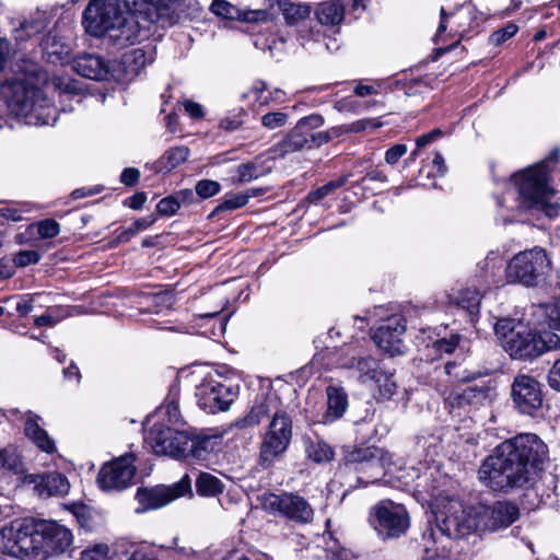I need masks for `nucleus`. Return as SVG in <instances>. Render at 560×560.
Here are the masks:
<instances>
[{
  "mask_svg": "<svg viewBox=\"0 0 560 560\" xmlns=\"http://www.w3.org/2000/svg\"><path fill=\"white\" fill-rule=\"evenodd\" d=\"M348 179V176H342L337 179L330 180L316 190L308 194V200L311 202H318L324 199L326 196L335 191L337 188L343 186Z\"/></svg>",
  "mask_w": 560,
  "mask_h": 560,
  "instance_id": "37998d69",
  "label": "nucleus"
},
{
  "mask_svg": "<svg viewBox=\"0 0 560 560\" xmlns=\"http://www.w3.org/2000/svg\"><path fill=\"white\" fill-rule=\"evenodd\" d=\"M39 259L40 255L36 250H21L14 256L13 261L18 267H26L38 262Z\"/></svg>",
  "mask_w": 560,
  "mask_h": 560,
  "instance_id": "6e6d98bb",
  "label": "nucleus"
},
{
  "mask_svg": "<svg viewBox=\"0 0 560 560\" xmlns=\"http://www.w3.org/2000/svg\"><path fill=\"white\" fill-rule=\"evenodd\" d=\"M55 310L49 308L45 314L35 317L34 324L37 327L56 325L59 318L55 316Z\"/></svg>",
  "mask_w": 560,
  "mask_h": 560,
  "instance_id": "69168bd1",
  "label": "nucleus"
},
{
  "mask_svg": "<svg viewBox=\"0 0 560 560\" xmlns=\"http://www.w3.org/2000/svg\"><path fill=\"white\" fill-rule=\"evenodd\" d=\"M560 348V336L553 331H536L524 325L504 343V350L513 358L533 360L545 352Z\"/></svg>",
  "mask_w": 560,
  "mask_h": 560,
  "instance_id": "1a4fd4ad",
  "label": "nucleus"
},
{
  "mask_svg": "<svg viewBox=\"0 0 560 560\" xmlns=\"http://www.w3.org/2000/svg\"><path fill=\"white\" fill-rule=\"evenodd\" d=\"M43 50L51 62L62 61L69 54V47L60 43L56 36L48 35L42 43Z\"/></svg>",
  "mask_w": 560,
  "mask_h": 560,
  "instance_id": "ea45409f",
  "label": "nucleus"
},
{
  "mask_svg": "<svg viewBox=\"0 0 560 560\" xmlns=\"http://www.w3.org/2000/svg\"><path fill=\"white\" fill-rule=\"evenodd\" d=\"M246 113L244 109H238L236 113L230 114L220 120L219 127L225 131H234L238 129L243 122Z\"/></svg>",
  "mask_w": 560,
  "mask_h": 560,
  "instance_id": "09e8293b",
  "label": "nucleus"
},
{
  "mask_svg": "<svg viewBox=\"0 0 560 560\" xmlns=\"http://www.w3.org/2000/svg\"><path fill=\"white\" fill-rule=\"evenodd\" d=\"M518 516V508L506 501L466 508L458 500H451L436 515V532L451 539H467L469 536L477 538L481 532L509 527Z\"/></svg>",
  "mask_w": 560,
  "mask_h": 560,
  "instance_id": "39448f33",
  "label": "nucleus"
},
{
  "mask_svg": "<svg viewBox=\"0 0 560 560\" xmlns=\"http://www.w3.org/2000/svg\"><path fill=\"white\" fill-rule=\"evenodd\" d=\"M33 482L40 497L65 495L70 489L68 479L56 471L37 476Z\"/></svg>",
  "mask_w": 560,
  "mask_h": 560,
  "instance_id": "393cba45",
  "label": "nucleus"
},
{
  "mask_svg": "<svg viewBox=\"0 0 560 560\" xmlns=\"http://www.w3.org/2000/svg\"><path fill=\"white\" fill-rule=\"evenodd\" d=\"M37 232L42 238H52L60 233V225L54 219H45L37 223Z\"/></svg>",
  "mask_w": 560,
  "mask_h": 560,
  "instance_id": "603ef678",
  "label": "nucleus"
},
{
  "mask_svg": "<svg viewBox=\"0 0 560 560\" xmlns=\"http://www.w3.org/2000/svg\"><path fill=\"white\" fill-rule=\"evenodd\" d=\"M323 125H324V118L317 114H313V115L303 117L296 124L298 127H301V129L306 132H308L311 129L319 128Z\"/></svg>",
  "mask_w": 560,
  "mask_h": 560,
  "instance_id": "052dcab7",
  "label": "nucleus"
},
{
  "mask_svg": "<svg viewBox=\"0 0 560 560\" xmlns=\"http://www.w3.org/2000/svg\"><path fill=\"white\" fill-rule=\"evenodd\" d=\"M49 18L46 11L37 10L30 15L28 19L20 24L15 30V39L18 42L25 40L36 34L42 33L48 25Z\"/></svg>",
  "mask_w": 560,
  "mask_h": 560,
  "instance_id": "c756f323",
  "label": "nucleus"
},
{
  "mask_svg": "<svg viewBox=\"0 0 560 560\" xmlns=\"http://www.w3.org/2000/svg\"><path fill=\"white\" fill-rule=\"evenodd\" d=\"M262 171L257 162H247L240 164L235 170V176L232 177L234 184H245L259 178Z\"/></svg>",
  "mask_w": 560,
  "mask_h": 560,
  "instance_id": "a19ab883",
  "label": "nucleus"
},
{
  "mask_svg": "<svg viewBox=\"0 0 560 560\" xmlns=\"http://www.w3.org/2000/svg\"><path fill=\"white\" fill-rule=\"evenodd\" d=\"M548 383L552 389L560 392V360H557L549 370Z\"/></svg>",
  "mask_w": 560,
  "mask_h": 560,
  "instance_id": "0e129e2a",
  "label": "nucleus"
},
{
  "mask_svg": "<svg viewBox=\"0 0 560 560\" xmlns=\"http://www.w3.org/2000/svg\"><path fill=\"white\" fill-rule=\"evenodd\" d=\"M153 61L152 54L143 48H133L122 56L121 63L128 74L137 75L150 62Z\"/></svg>",
  "mask_w": 560,
  "mask_h": 560,
  "instance_id": "72a5a7b5",
  "label": "nucleus"
},
{
  "mask_svg": "<svg viewBox=\"0 0 560 560\" xmlns=\"http://www.w3.org/2000/svg\"><path fill=\"white\" fill-rule=\"evenodd\" d=\"M407 152V145L406 144H395L390 147L386 153H385V161L386 163L394 165L398 162V160Z\"/></svg>",
  "mask_w": 560,
  "mask_h": 560,
  "instance_id": "680f3d73",
  "label": "nucleus"
},
{
  "mask_svg": "<svg viewBox=\"0 0 560 560\" xmlns=\"http://www.w3.org/2000/svg\"><path fill=\"white\" fill-rule=\"evenodd\" d=\"M250 199L248 192H237L225 196L224 200L215 208V211L235 210L244 207Z\"/></svg>",
  "mask_w": 560,
  "mask_h": 560,
  "instance_id": "c03bdc74",
  "label": "nucleus"
},
{
  "mask_svg": "<svg viewBox=\"0 0 560 560\" xmlns=\"http://www.w3.org/2000/svg\"><path fill=\"white\" fill-rule=\"evenodd\" d=\"M524 324L515 318L502 317L499 318L494 324V331L498 339L501 341L502 347L504 348L505 341H508L512 336L520 331V327H523Z\"/></svg>",
  "mask_w": 560,
  "mask_h": 560,
  "instance_id": "58836bf2",
  "label": "nucleus"
},
{
  "mask_svg": "<svg viewBox=\"0 0 560 560\" xmlns=\"http://www.w3.org/2000/svg\"><path fill=\"white\" fill-rule=\"evenodd\" d=\"M220 184L211 179L199 180L195 186L197 195L203 199L213 197L220 191Z\"/></svg>",
  "mask_w": 560,
  "mask_h": 560,
  "instance_id": "3c124183",
  "label": "nucleus"
},
{
  "mask_svg": "<svg viewBox=\"0 0 560 560\" xmlns=\"http://www.w3.org/2000/svg\"><path fill=\"white\" fill-rule=\"evenodd\" d=\"M159 413L161 416L167 417L171 427L177 425L180 422L182 416L179 411V406L174 397L170 399L165 406L160 408Z\"/></svg>",
  "mask_w": 560,
  "mask_h": 560,
  "instance_id": "8fccbe9b",
  "label": "nucleus"
},
{
  "mask_svg": "<svg viewBox=\"0 0 560 560\" xmlns=\"http://www.w3.org/2000/svg\"><path fill=\"white\" fill-rule=\"evenodd\" d=\"M186 494H191V482L188 475H185L172 486L160 485L152 488H139L136 500L140 508L137 509V512L160 509Z\"/></svg>",
  "mask_w": 560,
  "mask_h": 560,
  "instance_id": "2eb2a0df",
  "label": "nucleus"
},
{
  "mask_svg": "<svg viewBox=\"0 0 560 560\" xmlns=\"http://www.w3.org/2000/svg\"><path fill=\"white\" fill-rule=\"evenodd\" d=\"M238 395V385L220 382L208 376L196 387L195 396L198 406L208 413H217L230 409Z\"/></svg>",
  "mask_w": 560,
  "mask_h": 560,
  "instance_id": "f8f14e48",
  "label": "nucleus"
},
{
  "mask_svg": "<svg viewBox=\"0 0 560 560\" xmlns=\"http://www.w3.org/2000/svg\"><path fill=\"white\" fill-rule=\"evenodd\" d=\"M547 457L548 447L536 434H518L493 448L480 465L478 479L493 491L509 493L524 489Z\"/></svg>",
  "mask_w": 560,
  "mask_h": 560,
  "instance_id": "f03ea898",
  "label": "nucleus"
},
{
  "mask_svg": "<svg viewBox=\"0 0 560 560\" xmlns=\"http://www.w3.org/2000/svg\"><path fill=\"white\" fill-rule=\"evenodd\" d=\"M266 418L271 419L260 444L259 456L261 463L269 466L277 456L285 452L292 439V419L280 408L278 396L275 394L265 396L233 425L238 429L253 428Z\"/></svg>",
  "mask_w": 560,
  "mask_h": 560,
  "instance_id": "423d86ee",
  "label": "nucleus"
},
{
  "mask_svg": "<svg viewBox=\"0 0 560 560\" xmlns=\"http://www.w3.org/2000/svg\"><path fill=\"white\" fill-rule=\"evenodd\" d=\"M38 534L43 538L40 558L48 553L67 551L73 541L71 532L57 522H38Z\"/></svg>",
  "mask_w": 560,
  "mask_h": 560,
  "instance_id": "6ab92c4d",
  "label": "nucleus"
},
{
  "mask_svg": "<svg viewBox=\"0 0 560 560\" xmlns=\"http://www.w3.org/2000/svg\"><path fill=\"white\" fill-rule=\"evenodd\" d=\"M308 143V132L295 126L288 135L271 149L276 158H284L288 154L303 150Z\"/></svg>",
  "mask_w": 560,
  "mask_h": 560,
  "instance_id": "bb28decb",
  "label": "nucleus"
},
{
  "mask_svg": "<svg viewBox=\"0 0 560 560\" xmlns=\"http://www.w3.org/2000/svg\"><path fill=\"white\" fill-rule=\"evenodd\" d=\"M368 523L376 537L386 542L407 535L411 526V516L404 504L383 499L370 508Z\"/></svg>",
  "mask_w": 560,
  "mask_h": 560,
  "instance_id": "6e6552de",
  "label": "nucleus"
},
{
  "mask_svg": "<svg viewBox=\"0 0 560 560\" xmlns=\"http://www.w3.org/2000/svg\"><path fill=\"white\" fill-rule=\"evenodd\" d=\"M184 108H185V112L191 118L198 119V118H202L205 115L202 106L200 104L189 101V100L184 102Z\"/></svg>",
  "mask_w": 560,
  "mask_h": 560,
  "instance_id": "338daca9",
  "label": "nucleus"
},
{
  "mask_svg": "<svg viewBox=\"0 0 560 560\" xmlns=\"http://www.w3.org/2000/svg\"><path fill=\"white\" fill-rule=\"evenodd\" d=\"M196 490L201 497H215L224 491V485L214 475L200 472L196 479Z\"/></svg>",
  "mask_w": 560,
  "mask_h": 560,
  "instance_id": "e433bc0d",
  "label": "nucleus"
},
{
  "mask_svg": "<svg viewBox=\"0 0 560 560\" xmlns=\"http://www.w3.org/2000/svg\"><path fill=\"white\" fill-rule=\"evenodd\" d=\"M278 4L285 22L290 25L299 24L311 14V8L307 4L296 3L290 0L279 1Z\"/></svg>",
  "mask_w": 560,
  "mask_h": 560,
  "instance_id": "f704fd0d",
  "label": "nucleus"
},
{
  "mask_svg": "<svg viewBox=\"0 0 560 560\" xmlns=\"http://www.w3.org/2000/svg\"><path fill=\"white\" fill-rule=\"evenodd\" d=\"M406 329L404 316L395 314L381 323L372 338L375 345L389 355L402 354L405 350L402 338Z\"/></svg>",
  "mask_w": 560,
  "mask_h": 560,
  "instance_id": "a211bd4d",
  "label": "nucleus"
},
{
  "mask_svg": "<svg viewBox=\"0 0 560 560\" xmlns=\"http://www.w3.org/2000/svg\"><path fill=\"white\" fill-rule=\"evenodd\" d=\"M140 178V171L135 167H127L120 175V182L126 186H133Z\"/></svg>",
  "mask_w": 560,
  "mask_h": 560,
  "instance_id": "e2e57ef3",
  "label": "nucleus"
},
{
  "mask_svg": "<svg viewBox=\"0 0 560 560\" xmlns=\"http://www.w3.org/2000/svg\"><path fill=\"white\" fill-rule=\"evenodd\" d=\"M72 69L83 78L106 81L114 78L113 66L98 55L82 54L72 61Z\"/></svg>",
  "mask_w": 560,
  "mask_h": 560,
  "instance_id": "412c9836",
  "label": "nucleus"
},
{
  "mask_svg": "<svg viewBox=\"0 0 560 560\" xmlns=\"http://www.w3.org/2000/svg\"><path fill=\"white\" fill-rule=\"evenodd\" d=\"M47 90H52L58 94L60 102L69 101L70 103L80 104L81 94L84 91V84L69 75H56L46 83ZM74 106L70 104L68 107L63 106L62 110H73Z\"/></svg>",
  "mask_w": 560,
  "mask_h": 560,
  "instance_id": "5701e85b",
  "label": "nucleus"
},
{
  "mask_svg": "<svg viewBox=\"0 0 560 560\" xmlns=\"http://www.w3.org/2000/svg\"><path fill=\"white\" fill-rule=\"evenodd\" d=\"M1 470H7L14 475L24 472V463L16 448L12 446L0 448V471Z\"/></svg>",
  "mask_w": 560,
  "mask_h": 560,
  "instance_id": "4c0bfd02",
  "label": "nucleus"
},
{
  "mask_svg": "<svg viewBox=\"0 0 560 560\" xmlns=\"http://www.w3.org/2000/svg\"><path fill=\"white\" fill-rule=\"evenodd\" d=\"M489 389L485 386H468L460 392L455 390L445 397V406L450 409V412H454L456 408H478L488 400Z\"/></svg>",
  "mask_w": 560,
  "mask_h": 560,
  "instance_id": "b1692460",
  "label": "nucleus"
},
{
  "mask_svg": "<svg viewBox=\"0 0 560 560\" xmlns=\"http://www.w3.org/2000/svg\"><path fill=\"white\" fill-rule=\"evenodd\" d=\"M348 464L358 465L360 471L370 469L374 471V482L380 476L384 474V469L392 463L388 452L376 446L360 447L351 451L347 455Z\"/></svg>",
  "mask_w": 560,
  "mask_h": 560,
  "instance_id": "aec40b11",
  "label": "nucleus"
},
{
  "mask_svg": "<svg viewBox=\"0 0 560 560\" xmlns=\"http://www.w3.org/2000/svg\"><path fill=\"white\" fill-rule=\"evenodd\" d=\"M305 452L315 463L329 462L334 457L332 448L319 438L312 439L310 436L304 439Z\"/></svg>",
  "mask_w": 560,
  "mask_h": 560,
  "instance_id": "c9c22d12",
  "label": "nucleus"
},
{
  "mask_svg": "<svg viewBox=\"0 0 560 560\" xmlns=\"http://www.w3.org/2000/svg\"><path fill=\"white\" fill-rule=\"evenodd\" d=\"M40 420L39 416L28 411L25 419V434L43 452L54 453L56 451L55 442L39 425Z\"/></svg>",
  "mask_w": 560,
  "mask_h": 560,
  "instance_id": "a878e982",
  "label": "nucleus"
},
{
  "mask_svg": "<svg viewBox=\"0 0 560 560\" xmlns=\"http://www.w3.org/2000/svg\"><path fill=\"white\" fill-rule=\"evenodd\" d=\"M46 81L40 67L31 60L22 59L12 66V75L0 88L1 97L11 114L26 125H55L58 110L39 84Z\"/></svg>",
  "mask_w": 560,
  "mask_h": 560,
  "instance_id": "20e7f679",
  "label": "nucleus"
},
{
  "mask_svg": "<svg viewBox=\"0 0 560 560\" xmlns=\"http://www.w3.org/2000/svg\"><path fill=\"white\" fill-rule=\"evenodd\" d=\"M42 541L38 522L30 518L14 520L0 529V552L21 560H39Z\"/></svg>",
  "mask_w": 560,
  "mask_h": 560,
  "instance_id": "0eeeda50",
  "label": "nucleus"
},
{
  "mask_svg": "<svg viewBox=\"0 0 560 560\" xmlns=\"http://www.w3.org/2000/svg\"><path fill=\"white\" fill-rule=\"evenodd\" d=\"M341 366L353 370L358 381L371 392H377L382 399H389L396 392L393 375L382 369L380 362L371 355L352 357L342 362Z\"/></svg>",
  "mask_w": 560,
  "mask_h": 560,
  "instance_id": "9b49d317",
  "label": "nucleus"
},
{
  "mask_svg": "<svg viewBox=\"0 0 560 560\" xmlns=\"http://www.w3.org/2000/svg\"><path fill=\"white\" fill-rule=\"evenodd\" d=\"M215 441L211 436H190L185 454L182 458L191 457L197 460H207L214 448Z\"/></svg>",
  "mask_w": 560,
  "mask_h": 560,
  "instance_id": "473e14b6",
  "label": "nucleus"
},
{
  "mask_svg": "<svg viewBox=\"0 0 560 560\" xmlns=\"http://www.w3.org/2000/svg\"><path fill=\"white\" fill-rule=\"evenodd\" d=\"M261 504L266 511L279 513L299 524L311 523L314 518V510L311 504L303 497L292 492L265 493L261 497Z\"/></svg>",
  "mask_w": 560,
  "mask_h": 560,
  "instance_id": "4468645a",
  "label": "nucleus"
},
{
  "mask_svg": "<svg viewBox=\"0 0 560 560\" xmlns=\"http://www.w3.org/2000/svg\"><path fill=\"white\" fill-rule=\"evenodd\" d=\"M272 19V13L268 9L242 10L238 21L247 23L267 22Z\"/></svg>",
  "mask_w": 560,
  "mask_h": 560,
  "instance_id": "49530a36",
  "label": "nucleus"
},
{
  "mask_svg": "<svg viewBox=\"0 0 560 560\" xmlns=\"http://www.w3.org/2000/svg\"><path fill=\"white\" fill-rule=\"evenodd\" d=\"M517 30L518 28L515 24L510 23L504 28L493 32L490 36V40L494 45H501L509 38L513 37Z\"/></svg>",
  "mask_w": 560,
  "mask_h": 560,
  "instance_id": "13d9d810",
  "label": "nucleus"
},
{
  "mask_svg": "<svg viewBox=\"0 0 560 560\" xmlns=\"http://www.w3.org/2000/svg\"><path fill=\"white\" fill-rule=\"evenodd\" d=\"M34 308L33 298L30 295H24L16 304V311L20 316H25L31 313Z\"/></svg>",
  "mask_w": 560,
  "mask_h": 560,
  "instance_id": "774afa93",
  "label": "nucleus"
},
{
  "mask_svg": "<svg viewBox=\"0 0 560 560\" xmlns=\"http://www.w3.org/2000/svg\"><path fill=\"white\" fill-rule=\"evenodd\" d=\"M479 288L485 292L492 287L499 288L509 283L505 276L504 260L499 253L491 252L479 266Z\"/></svg>",
  "mask_w": 560,
  "mask_h": 560,
  "instance_id": "4be33fe9",
  "label": "nucleus"
},
{
  "mask_svg": "<svg viewBox=\"0 0 560 560\" xmlns=\"http://www.w3.org/2000/svg\"><path fill=\"white\" fill-rule=\"evenodd\" d=\"M342 131V127H336L327 131H319L316 133L308 132V142L314 143L316 147H320L328 143L332 138L340 136Z\"/></svg>",
  "mask_w": 560,
  "mask_h": 560,
  "instance_id": "864d4df0",
  "label": "nucleus"
},
{
  "mask_svg": "<svg viewBox=\"0 0 560 560\" xmlns=\"http://www.w3.org/2000/svg\"><path fill=\"white\" fill-rule=\"evenodd\" d=\"M288 114L283 112H270L261 117V125L267 129H277L283 127L288 121Z\"/></svg>",
  "mask_w": 560,
  "mask_h": 560,
  "instance_id": "de8ad7c7",
  "label": "nucleus"
},
{
  "mask_svg": "<svg viewBox=\"0 0 560 560\" xmlns=\"http://www.w3.org/2000/svg\"><path fill=\"white\" fill-rule=\"evenodd\" d=\"M108 546L104 544L95 545L92 548L81 552L80 560H106L108 555Z\"/></svg>",
  "mask_w": 560,
  "mask_h": 560,
  "instance_id": "5fc2aeb1",
  "label": "nucleus"
},
{
  "mask_svg": "<svg viewBox=\"0 0 560 560\" xmlns=\"http://www.w3.org/2000/svg\"><path fill=\"white\" fill-rule=\"evenodd\" d=\"M189 149L185 145L174 147L165 151V153L154 163L158 172H170L185 162L189 156Z\"/></svg>",
  "mask_w": 560,
  "mask_h": 560,
  "instance_id": "2f4dec72",
  "label": "nucleus"
},
{
  "mask_svg": "<svg viewBox=\"0 0 560 560\" xmlns=\"http://www.w3.org/2000/svg\"><path fill=\"white\" fill-rule=\"evenodd\" d=\"M347 0H329L322 2L315 10V15L322 25H339L346 13Z\"/></svg>",
  "mask_w": 560,
  "mask_h": 560,
  "instance_id": "c85d7f7f",
  "label": "nucleus"
},
{
  "mask_svg": "<svg viewBox=\"0 0 560 560\" xmlns=\"http://www.w3.org/2000/svg\"><path fill=\"white\" fill-rule=\"evenodd\" d=\"M144 442L156 455L182 458L189 443V434L175 427L154 422L145 433Z\"/></svg>",
  "mask_w": 560,
  "mask_h": 560,
  "instance_id": "ddd939ff",
  "label": "nucleus"
},
{
  "mask_svg": "<svg viewBox=\"0 0 560 560\" xmlns=\"http://www.w3.org/2000/svg\"><path fill=\"white\" fill-rule=\"evenodd\" d=\"M179 201L175 197L171 196L160 200L156 206V211L161 215H172L179 209Z\"/></svg>",
  "mask_w": 560,
  "mask_h": 560,
  "instance_id": "bf43d9fd",
  "label": "nucleus"
},
{
  "mask_svg": "<svg viewBox=\"0 0 560 560\" xmlns=\"http://www.w3.org/2000/svg\"><path fill=\"white\" fill-rule=\"evenodd\" d=\"M184 0H126L135 13L126 14L119 0H90L83 11V26L94 36H108L118 46L135 44L144 32L136 13L150 23L174 24Z\"/></svg>",
  "mask_w": 560,
  "mask_h": 560,
  "instance_id": "f257e3e1",
  "label": "nucleus"
},
{
  "mask_svg": "<svg viewBox=\"0 0 560 560\" xmlns=\"http://www.w3.org/2000/svg\"><path fill=\"white\" fill-rule=\"evenodd\" d=\"M485 291L481 288H467L451 295V302L468 312L470 316L478 313L481 296Z\"/></svg>",
  "mask_w": 560,
  "mask_h": 560,
  "instance_id": "7c9ffc66",
  "label": "nucleus"
},
{
  "mask_svg": "<svg viewBox=\"0 0 560 560\" xmlns=\"http://www.w3.org/2000/svg\"><path fill=\"white\" fill-rule=\"evenodd\" d=\"M512 399L522 413L533 416L542 407L540 383L532 375H516L512 384Z\"/></svg>",
  "mask_w": 560,
  "mask_h": 560,
  "instance_id": "f3484780",
  "label": "nucleus"
},
{
  "mask_svg": "<svg viewBox=\"0 0 560 560\" xmlns=\"http://www.w3.org/2000/svg\"><path fill=\"white\" fill-rule=\"evenodd\" d=\"M550 268V260L545 249L535 247L516 254L505 266L509 283L536 285Z\"/></svg>",
  "mask_w": 560,
  "mask_h": 560,
  "instance_id": "9d476101",
  "label": "nucleus"
},
{
  "mask_svg": "<svg viewBox=\"0 0 560 560\" xmlns=\"http://www.w3.org/2000/svg\"><path fill=\"white\" fill-rule=\"evenodd\" d=\"M326 396L327 410L322 417L323 423H329L339 419L348 408V396L342 388L328 386Z\"/></svg>",
  "mask_w": 560,
  "mask_h": 560,
  "instance_id": "cd10ccee",
  "label": "nucleus"
},
{
  "mask_svg": "<svg viewBox=\"0 0 560 560\" xmlns=\"http://www.w3.org/2000/svg\"><path fill=\"white\" fill-rule=\"evenodd\" d=\"M30 211L26 203L9 202L0 207V217L12 222L22 220V214Z\"/></svg>",
  "mask_w": 560,
  "mask_h": 560,
  "instance_id": "a18cd8bd",
  "label": "nucleus"
},
{
  "mask_svg": "<svg viewBox=\"0 0 560 560\" xmlns=\"http://www.w3.org/2000/svg\"><path fill=\"white\" fill-rule=\"evenodd\" d=\"M460 337L458 335H452L450 338H441L433 342V347L440 353H452L458 346Z\"/></svg>",
  "mask_w": 560,
  "mask_h": 560,
  "instance_id": "4d7b16f0",
  "label": "nucleus"
},
{
  "mask_svg": "<svg viewBox=\"0 0 560 560\" xmlns=\"http://www.w3.org/2000/svg\"><path fill=\"white\" fill-rule=\"evenodd\" d=\"M133 463V455H124L104 464L97 476L98 486L105 491L127 488L136 475Z\"/></svg>",
  "mask_w": 560,
  "mask_h": 560,
  "instance_id": "dca6fc26",
  "label": "nucleus"
},
{
  "mask_svg": "<svg viewBox=\"0 0 560 560\" xmlns=\"http://www.w3.org/2000/svg\"><path fill=\"white\" fill-rule=\"evenodd\" d=\"M210 10L213 14L226 20H238L241 16V9L226 0H213Z\"/></svg>",
  "mask_w": 560,
  "mask_h": 560,
  "instance_id": "79ce46f5",
  "label": "nucleus"
},
{
  "mask_svg": "<svg viewBox=\"0 0 560 560\" xmlns=\"http://www.w3.org/2000/svg\"><path fill=\"white\" fill-rule=\"evenodd\" d=\"M560 159L555 149L537 164L511 176L505 191L497 198V218L503 224L521 221L527 212H541L552 219L559 213L553 200L555 189L549 186V173Z\"/></svg>",
  "mask_w": 560,
  "mask_h": 560,
  "instance_id": "7ed1b4c3",
  "label": "nucleus"
}]
</instances>
